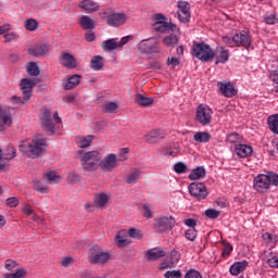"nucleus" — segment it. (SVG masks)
<instances>
[{
    "label": "nucleus",
    "instance_id": "f257e3e1",
    "mask_svg": "<svg viewBox=\"0 0 278 278\" xmlns=\"http://www.w3.org/2000/svg\"><path fill=\"white\" fill-rule=\"evenodd\" d=\"M45 147L47 143L42 137H34L33 140L28 143L23 142L20 144L18 149L22 153H25L30 160H36L45 153Z\"/></svg>",
    "mask_w": 278,
    "mask_h": 278
},
{
    "label": "nucleus",
    "instance_id": "f03ea898",
    "mask_svg": "<svg viewBox=\"0 0 278 278\" xmlns=\"http://www.w3.org/2000/svg\"><path fill=\"white\" fill-rule=\"evenodd\" d=\"M62 123V118L58 115V112L54 114L49 109H41L39 114V123L41 128L48 136H53L55 134V124L53 123Z\"/></svg>",
    "mask_w": 278,
    "mask_h": 278
},
{
    "label": "nucleus",
    "instance_id": "7ed1b4c3",
    "mask_svg": "<svg viewBox=\"0 0 278 278\" xmlns=\"http://www.w3.org/2000/svg\"><path fill=\"white\" fill-rule=\"evenodd\" d=\"M270 186H278V174L274 172L260 174L253 180V188L256 192H268Z\"/></svg>",
    "mask_w": 278,
    "mask_h": 278
},
{
    "label": "nucleus",
    "instance_id": "20e7f679",
    "mask_svg": "<svg viewBox=\"0 0 278 278\" xmlns=\"http://www.w3.org/2000/svg\"><path fill=\"white\" fill-rule=\"evenodd\" d=\"M78 153L80 155L79 160L81 167L86 173H94V170L99 169V164L101 162V153H99V151H79Z\"/></svg>",
    "mask_w": 278,
    "mask_h": 278
},
{
    "label": "nucleus",
    "instance_id": "39448f33",
    "mask_svg": "<svg viewBox=\"0 0 278 278\" xmlns=\"http://www.w3.org/2000/svg\"><path fill=\"white\" fill-rule=\"evenodd\" d=\"M192 55L201 62H212L214 60V50L205 42H198L193 45Z\"/></svg>",
    "mask_w": 278,
    "mask_h": 278
},
{
    "label": "nucleus",
    "instance_id": "423d86ee",
    "mask_svg": "<svg viewBox=\"0 0 278 278\" xmlns=\"http://www.w3.org/2000/svg\"><path fill=\"white\" fill-rule=\"evenodd\" d=\"M224 42H227V45H231V42H235L237 47H244V49H249L251 47V35L247 30H242L239 33H236L232 38L224 37Z\"/></svg>",
    "mask_w": 278,
    "mask_h": 278
},
{
    "label": "nucleus",
    "instance_id": "0eeeda50",
    "mask_svg": "<svg viewBox=\"0 0 278 278\" xmlns=\"http://www.w3.org/2000/svg\"><path fill=\"white\" fill-rule=\"evenodd\" d=\"M213 114H214V111H212V108H210L207 104H200L197 108L195 121L200 125L205 127V126L210 125V123H212Z\"/></svg>",
    "mask_w": 278,
    "mask_h": 278
},
{
    "label": "nucleus",
    "instance_id": "6e6552de",
    "mask_svg": "<svg viewBox=\"0 0 278 278\" xmlns=\"http://www.w3.org/2000/svg\"><path fill=\"white\" fill-rule=\"evenodd\" d=\"M176 223L175 217L170 215L157 217L154 220V229L159 233H164V231H170Z\"/></svg>",
    "mask_w": 278,
    "mask_h": 278
},
{
    "label": "nucleus",
    "instance_id": "1a4fd4ad",
    "mask_svg": "<svg viewBox=\"0 0 278 278\" xmlns=\"http://www.w3.org/2000/svg\"><path fill=\"white\" fill-rule=\"evenodd\" d=\"M110 261V254L103 252L99 245H94L89 252L90 264L104 265Z\"/></svg>",
    "mask_w": 278,
    "mask_h": 278
},
{
    "label": "nucleus",
    "instance_id": "9d476101",
    "mask_svg": "<svg viewBox=\"0 0 278 278\" xmlns=\"http://www.w3.org/2000/svg\"><path fill=\"white\" fill-rule=\"evenodd\" d=\"M189 193L198 201H201L207 197V188L202 182H191L189 185Z\"/></svg>",
    "mask_w": 278,
    "mask_h": 278
},
{
    "label": "nucleus",
    "instance_id": "9b49d317",
    "mask_svg": "<svg viewBox=\"0 0 278 278\" xmlns=\"http://www.w3.org/2000/svg\"><path fill=\"white\" fill-rule=\"evenodd\" d=\"M178 18L180 23H190V18H192V14L190 13V3L186 1H179L177 4Z\"/></svg>",
    "mask_w": 278,
    "mask_h": 278
},
{
    "label": "nucleus",
    "instance_id": "f8f14e48",
    "mask_svg": "<svg viewBox=\"0 0 278 278\" xmlns=\"http://www.w3.org/2000/svg\"><path fill=\"white\" fill-rule=\"evenodd\" d=\"M99 166L104 173H111L116 166H118V159L116 154H108L102 161H100Z\"/></svg>",
    "mask_w": 278,
    "mask_h": 278
},
{
    "label": "nucleus",
    "instance_id": "ddd939ff",
    "mask_svg": "<svg viewBox=\"0 0 278 278\" xmlns=\"http://www.w3.org/2000/svg\"><path fill=\"white\" fill-rule=\"evenodd\" d=\"M217 87L219 88L220 94H223V97H227V99H231V97H236V94H238V89L233 87L231 81H219L217 83Z\"/></svg>",
    "mask_w": 278,
    "mask_h": 278
},
{
    "label": "nucleus",
    "instance_id": "4468645a",
    "mask_svg": "<svg viewBox=\"0 0 278 278\" xmlns=\"http://www.w3.org/2000/svg\"><path fill=\"white\" fill-rule=\"evenodd\" d=\"M127 22V15L125 13H111L106 16V23L110 27H121Z\"/></svg>",
    "mask_w": 278,
    "mask_h": 278
},
{
    "label": "nucleus",
    "instance_id": "2eb2a0df",
    "mask_svg": "<svg viewBox=\"0 0 278 278\" xmlns=\"http://www.w3.org/2000/svg\"><path fill=\"white\" fill-rule=\"evenodd\" d=\"M36 86V83H34L29 78H23L21 80V90L24 94V101H29L31 99V90H34V87Z\"/></svg>",
    "mask_w": 278,
    "mask_h": 278
},
{
    "label": "nucleus",
    "instance_id": "dca6fc26",
    "mask_svg": "<svg viewBox=\"0 0 278 278\" xmlns=\"http://www.w3.org/2000/svg\"><path fill=\"white\" fill-rule=\"evenodd\" d=\"M214 58H216L215 64H227L229 62V50L225 47H217L214 52Z\"/></svg>",
    "mask_w": 278,
    "mask_h": 278
},
{
    "label": "nucleus",
    "instance_id": "f3484780",
    "mask_svg": "<svg viewBox=\"0 0 278 278\" xmlns=\"http://www.w3.org/2000/svg\"><path fill=\"white\" fill-rule=\"evenodd\" d=\"M49 51H50L49 46L45 43H38L35 46H31L28 49L29 55H34V58H42V55H47Z\"/></svg>",
    "mask_w": 278,
    "mask_h": 278
},
{
    "label": "nucleus",
    "instance_id": "a211bd4d",
    "mask_svg": "<svg viewBox=\"0 0 278 278\" xmlns=\"http://www.w3.org/2000/svg\"><path fill=\"white\" fill-rule=\"evenodd\" d=\"M65 68H77V60L68 52H64L60 60Z\"/></svg>",
    "mask_w": 278,
    "mask_h": 278
},
{
    "label": "nucleus",
    "instance_id": "6ab92c4d",
    "mask_svg": "<svg viewBox=\"0 0 278 278\" xmlns=\"http://www.w3.org/2000/svg\"><path fill=\"white\" fill-rule=\"evenodd\" d=\"M144 138H146V142H148L149 144H155L164 138V132L160 129H154L148 132L144 136Z\"/></svg>",
    "mask_w": 278,
    "mask_h": 278
},
{
    "label": "nucleus",
    "instance_id": "aec40b11",
    "mask_svg": "<svg viewBox=\"0 0 278 278\" xmlns=\"http://www.w3.org/2000/svg\"><path fill=\"white\" fill-rule=\"evenodd\" d=\"M115 244L119 249H123L125 247H129L131 244V240L127 238V231L119 230L117 235L115 236Z\"/></svg>",
    "mask_w": 278,
    "mask_h": 278
},
{
    "label": "nucleus",
    "instance_id": "412c9836",
    "mask_svg": "<svg viewBox=\"0 0 278 278\" xmlns=\"http://www.w3.org/2000/svg\"><path fill=\"white\" fill-rule=\"evenodd\" d=\"M147 255H148V261L149 262H155L157 260H162V257H165L166 250L155 248V249L149 250Z\"/></svg>",
    "mask_w": 278,
    "mask_h": 278
},
{
    "label": "nucleus",
    "instance_id": "4be33fe9",
    "mask_svg": "<svg viewBox=\"0 0 278 278\" xmlns=\"http://www.w3.org/2000/svg\"><path fill=\"white\" fill-rule=\"evenodd\" d=\"M154 31H160L161 34H166V31H175L177 29V25H169L167 22H155L153 24Z\"/></svg>",
    "mask_w": 278,
    "mask_h": 278
},
{
    "label": "nucleus",
    "instance_id": "5701e85b",
    "mask_svg": "<svg viewBox=\"0 0 278 278\" xmlns=\"http://www.w3.org/2000/svg\"><path fill=\"white\" fill-rule=\"evenodd\" d=\"M235 151L239 157H249L253 155V147L247 144H237Z\"/></svg>",
    "mask_w": 278,
    "mask_h": 278
},
{
    "label": "nucleus",
    "instance_id": "b1692460",
    "mask_svg": "<svg viewBox=\"0 0 278 278\" xmlns=\"http://www.w3.org/2000/svg\"><path fill=\"white\" fill-rule=\"evenodd\" d=\"M247 266H249V262L247 261L236 262L230 266V274L238 276L240 273H244V270H247Z\"/></svg>",
    "mask_w": 278,
    "mask_h": 278
},
{
    "label": "nucleus",
    "instance_id": "393cba45",
    "mask_svg": "<svg viewBox=\"0 0 278 278\" xmlns=\"http://www.w3.org/2000/svg\"><path fill=\"white\" fill-rule=\"evenodd\" d=\"M79 8H81V10H85V12H88L89 14L92 12H99V4H97L92 0H84L83 2H80Z\"/></svg>",
    "mask_w": 278,
    "mask_h": 278
},
{
    "label": "nucleus",
    "instance_id": "a878e982",
    "mask_svg": "<svg viewBox=\"0 0 278 278\" xmlns=\"http://www.w3.org/2000/svg\"><path fill=\"white\" fill-rule=\"evenodd\" d=\"M79 25L81 29H94V27H97V22L88 15H83L79 20Z\"/></svg>",
    "mask_w": 278,
    "mask_h": 278
},
{
    "label": "nucleus",
    "instance_id": "bb28decb",
    "mask_svg": "<svg viewBox=\"0 0 278 278\" xmlns=\"http://www.w3.org/2000/svg\"><path fill=\"white\" fill-rule=\"evenodd\" d=\"M108 201H110V197L105 193H97L94 195V206L98 210H102V207H105V205H108Z\"/></svg>",
    "mask_w": 278,
    "mask_h": 278
},
{
    "label": "nucleus",
    "instance_id": "cd10ccee",
    "mask_svg": "<svg viewBox=\"0 0 278 278\" xmlns=\"http://www.w3.org/2000/svg\"><path fill=\"white\" fill-rule=\"evenodd\" d=\"M94 140V136L93 135H89V136H80V137H76V143L80 149H88V147H90V144H92V141Z\"/></svg>",
    "mask_w": 278,
    "mask_h": 278
},
{
    "label": "nucleus",
    "instance_id": "c85d7f7f",
    "mask_svg": "<svg viewBox=\"0 0 278 278\" xmlns=\"http://www.w3.org/2000/svg\"><path fill=\"white\" fill-rule=\"evenodd\" d=\"M135 103L140 105L141 108H149V105H153V98L144 97L141 93H137L135 97Z\"/></svg>",
    "mask_w": 278,
    "mask_h": 278
},
{
    "label": "nucleus",
    "instance_id": "c756f323",
    "mask_svg": "<svg viewBox=\"0 0 278 278\" xmlns=\"http://www.w3.org/2000/svg\"><path fill=\"white\" fill-rule=\"evenodd\" d=\"M81 81V76L80 75H73L72 77L68 78L67 84L64 86L65 90H73L76 86H79Z\"/></svg>",
    "mask_w": 278,
    "mask_h": 278
},
{
    "label": "nucleus",
    "instance_id": "7c9ffc66",
    "mask_svg": "<svg viewBox=\"0 0 278 278\" xmlns=\"http://www.w3.org/2000/svg\"><path fill=\"white\" fill-rule=\"evenodd\" d=\"M90 68L92 71H101L103 68V56L96 55L90 61Z\"/></svg>",
    "mask_w": 278,
    "mask_h": 278
},
{
    "label": "nucleus",
    "instance_id": "2f4dec72",
    "mask_svg": "<svg viewBox=\"0 0 278 278\" xmlns=\"http://www.w3.org/2000/svg\"><path fill=\"white\" fill-rule=\"evenodd\" d=\"M195 142H210L212 140V135L207 131H199L193 136Z\"/></svg>",
    "mask_w": 278,
    "mask_h": 278
},
{
    "label": "nucleus",
    "instance_id": "473e14b6",
    "mask_svg": "<svg viewBox=\"0 0 278 278\" xmlns=\"http://www.w3.org/2000/svg\"><path fill=\"white\" fill-rule=\"evenodd\" d=\"M203 177H205V167L203 166L197 167L189 175V179L192 180L203 179Z\"/></svg>",
    "mask_w": 278,
    "mask_h": 278
},
{
    "label": "nucleus",
    "instance_id": "72a5a7b5",
    "mask_svg": "<svg viewBox=\"0 0 278 278\" xmlns=\"http://www.w3.org/2000/svg\"><path fill=\"white\" fill-rule=\"evenodd\" d=\"M140 177H142V172L135 169L128 174L126 182L134 186V184H136L138 179H140Z\"/></svg>",
    "mask_w": 278,
    "mask_h": 278
},
{
    "label": "nucleus",
    "instance_id": "f704fd0d",
    "mask_svg": "<svg viewBox=\"0 0 278 278\" xmlns=\"http://www.w3.org/2000/svg\"><path fill=\"white\" fill-rule=\"evenodd\" d=\"M267 123L270 131L278 135V114L269 116Z\"/></svg>",
    "mask_w": 278,
    "mask_h": 278
},
{
    "label": "nucleus",
    "instance_id": "c9c22d12",
    "mask_svg": "<svg viewBox=\"0 0 278 278\" xmlns=\"http://www.w3.org/2000/svg\"><path fill=\"white\" fill-rule=\"evenodd\" d=\"M179 43V37L176 35H168L163 38V45L165 47H175Z\"/></svg>",
    "mask_w": 278,
    "mask_h": 278
},
{
    "label": "nucleus",
    "instance_id": "e433bc0d",
    "mask_svg": "<svg viewBox=\"0 0 278 278\" xmlns=\"http://www.w3.org/2000/svg\"><path fill=\"white\" fill-rule=\"evenodd\" d=\"M102 49L104 51H114L115 49H118V42H116V39L105 40L102 43Z\"/></svg>",
    "mask_w": 278,
    "mask_h": 278
},
{
    "label": "nucleus",
    "instance_id": "4c0bfd02",
    "mask_svg": "<svg viewBox=\"0 0 278 278\" xmlns=\"http://www.w3.org/2000/svg\"><path fill=\"white\" fill-rule=\"evenodd\" d=\"M27 277V269L18 268L13 274H4V278H25Z\"/></svg>",
    "mask_w": 278,
    "mask_h": 278
},
{
    "label": "nucleus",
    "instance_id": "58836bf2",
    "mask_svg": "<svg viewBox=\"0 0 278 278\" xmlns=\"http://www.w3.org/2000/svg\"><path fill=\"white\" fill-rule=\"evenodd\" d=\"M27 73L30 77H38L40 75V68H38V64L36 62H30L27 66Z\"/></svg>",
    "mask_w": 278,
    "mask_h": 278
},
{
    "label": "nucleus",
    "instance_id": "ea45409f",
    "mask_svg": "<svg viewBox=\"0 0 278 278\" xmlns=\"http://www.w3.org/2000/svg\"><path fill=\"white\" fill-rule=\"evenodd\" d=\"M24 25L27 31H36V29H38V21H36L35 18L26 20Z\"/></svg>",
    "mask_w": 278,
    "mask_h": 278
},
{
    "label": "nucleus",
    "instance_id": "a19ab883",
    "mask_svg": "<svg viewBox=\"0 0 278 278\" xmlns=\"http://www.w3.org/2000/svg\"><path fill=\"white\" fill-rule=\"evenodd\" d=\"M33 189L36 190V192H40L41 194H47V192H49V187L40 181H35Z\"/></svg>",
    "mask_w": 278,
    "mask_h": 278
},
{
    "label": "nucleus",
    "instance_id": "79ce46f5",
    "mask_svg": "<svg viewBox=\"0 0 278 278\" xmlns=\"http://www.w3.org/2000/svg\"><path fill=\"white\" fill-rule=\"evenodd\" d=\"M149 49H151V39L141 40L138 45V50L141 53H149Z\"/></svg>",
    "mask_w": 278,
    "mask_h": 278
},
{
    "label": "nucleus",
    "instance_id": "37998d69",
    "mask_svg": "<svg viewBox=\"0 0 278 278\" xmlns=\"http://www.w3.org/2000/svg\"><path fill=\"white\" fill-rule=\"evenodd\" d=\"M165 155L177 157V155H179V143H170V148L166 150Z\"/></svg>",
    "mask_w": 278,
    "mask_h": 278
},
{
    "label": "nucleus",
    "instance_id": "c03bdc74",
    "mask_svg": "<svg viewBox=\"0 0 278 278\" xmlns=\"http://www.w3.org/2000/svg\"><path fill=\"white\" fill-rule=\"evenodd\" d=\"M179 260H181V253L177 250H172L169 253V262L174 265L177 266L179 263Z\"/></svg>",
    "mask_w": 278,
    "mask_h": 278
},
{
    "label": "nucleus",
    "instance_id": "a18cd8bd",
    "mask_svg": "<svg viewBox=\"0 0 278 278\" xmlns=\"http://www.w3.org/2000/svg\"><path fill=\"white\" fill-rule=\"evenodd\" d=\"M16 157V149L12 146L7 148V151L3 152V160H14Z\"/></svg>",
    "mask_w": 278,
    "mask_h": 278
},
{
    "label": "nucleus",
    "instance_id": "49530a36",
    "mask_svg": "<svg viewBox=\"0 0 278 278\" xmlns=\"http://www.w3.org/2000/svg\"><path fill=\"white\" fill-rule=\"evenodd\" d=\"M127 235L135 240H142V232L136 228H129Z\"/></svg>",
    "mask_w": 278,
    "mask_h": 278
},
{
    "label": "nucleus",
    "instance_id": "de8ad7c7",
    "mask_svg": "<svg viewBox=\"0 0 278 278\" xmlns=\"http://www.w3.org/2000/svg\"><path fill=\"white\" fill-rule=\"evenodd\" d=\"M206 218H210L211 220H215V218H218L220 216V212L216 211L215 208H208L205 211Z\"/></svg>",
    "mask_w": 278,
    "mask_h": 278
},
{
    "label": "nucleus",
    "instance_id": "09e8293b",
    "mask_svg": "<svg viewBox=\"0 0 278 278\" xmlns=\"http://www.w3.org/2000/svg\"><path fill=\"white\" fill-rule=\"evenodd\" d=\"M185 238L187 240H190L191 242H194L197 240V229L195 228H189L185 232Z\"/></svg>",
    "mask_w": 278,
    "mask_h": 278
},
{
    "label": "nucleus",
    "instance_id": "8fccbe9b",
    "mask_svg": "<svg viewBox=\"0 0 278 278\" xmlns=\"http://www.w3.org/2000/svg\"><path fill=\"white\" fill-rule=\"evenodd\" d=\"M45 178L48 180V181H51L52 184H58L61 179L60 176H58L55 174V172H49L47 174H45Z\"/></svg>",
    "mask_w": 278,
    "mask_h": 278
},
{
    "label": "nucleus",
    "instance_id": "3c124183",
    "mask_svg": "<svg viewBox=\"0 0 278 278\" xmlns=\"http://www.w3.org/2000/svg\"><path fill=\"white\" fill-rule=\"evenodd\" d=\"M117 110H118V104H116V102H108L104 104V112L109 114H112Z\"/></svg>",
    "mask_w": 278,
    "mask_h": 278
},
{
    "label": "nucleus",
    "instance_id": "603ef678",
    "mask_svg": "<svg viewBox=\"0 0 278 278\" xmlns=\"http://www.w3.org/2000/svg\"><path fill=\"white\" fill-rule=\"evenodd\" d=\"M164 277L165 278H181L182 274H181V270H179V269H173V270H167L164 274Z\"/></svg>",
    "mask_w": 278,
    "mask_h": 278
},
{
    "label": "nucleus",
    "instance_id": "864d4df0",
    "mask_svg": "<svg viewBox=\"0 0 278 278\" xmlns=\"http://www.w3.org/2000/svg\"><path fill=\"white\" fill-rule=\"evenodd\" d=\"M160 42L156 39H151L150 49L148 53H160Z\"/></svg>",
    "mask_w": 278,
    "mask_h": 278
},
{
    "label": "nucleus",
    "instance_id": "5fc2aeb1",
    "mask_svg": "<svg viewBox=\"0 0 278 278\" xmlns=\"http://www.w3.org/2000/svg\"><path fill=\"white\" fill-rule=\"evenodd\" d=\"M174 170L178 175H181L182 173H186V170H188V166H186L185 163L178 162L174 165Z\"/></svg>",
    "mask_w": 278,
    "mask_h": 278
},
{
    "label": "nucleus",
    "instance_id": "6e6d98bb",
    "mask_svg": "<svg viewBox=\"0 0 278 278\" xmlns=\"http://www.w3.org/2000/svg\"><path fill=\"white\" fill-rule=\"evenodd\" d=\"M264 20H265V23H266L267 25H277V23H278V16H277V14H269V15H266V16L264 17Z\"/></svg>",
    "mask_w": 278,
    "mask_h": 278
},
{
    "label": "nucleus",
    "instance_id": "4d7b16f0",
    "mask_svg": "<svg viewBox=\"0 0 278 278\" xmlns=\"http://www.w3.org/2000/svg\"><path fill=\"white\" fill-rule=\"evenodd\" d=\"M81 177L77 173H70L67 176L68 184H77L79 182Z\"/></svg>",
    "mask_w": 278,
    "mask_h": 278
},
{
    "label": "nucleus",
    "instance_id": "13d9d810",
    "mask_svg": "<svg viewBox=\"0 0 278 278\" xmlns=\"http://www.w3.org/2000/svg\"><path fill=\"white\" fill-rule=\"evenodd\" d=\"M227 142H229L230 144H236V143L240 142V135H238L236 132L228 135Z\"/></svg>",
    "mask_w": 278,
    "mask_h": 278
},
{
    "label": "nucleus",
    "instance_id": "bf43d9fd",
    "mask_svg": "<svg viewBox=\"0 0 278 278\" xmlns=\"http://www.w3.org/2000/svg\"><path fill=\"white\" fill-rule=\"evenodd\" d=\"M185 278H203V276H202L201 273H199L198 270L190 269V270L187 271V274L185 275Z\"/></svg>",
    "mask_w": 278,
    "mask_h": 278
},
{
    "label": "nucleus",
    "instance_id": "052dcab7",
    "mask_svg": "<svg viewBox=\"0 0 278 278\" xmlns=\"http://www.w3.org/2000/svg\"><path fill=\"white\" fill-rule=\"evenodd\" d=\"M267 264L270 266V268H278V255H274L268 258Z\"/></svg>",
    "mask_w": 278,
    "mask_h": 278
},
{
    "label": "nucleus",
    "instance_id": "680f3d73",
    "mask_svg": "<svg viewBox=\"0 0 278 278\" xmlns=\"http://www.w3.org/2000/svg\"><path fill=\"white\" fill-rule=\"evenodd\" d=\"M4 266L7 270H14V268L18 266V263H16V261L13 260H7Z\"/></svg>",
    "mask_w": 278,
    "mask_h": 278
},
{
    "label": "nucleus",
    "instance_id": "e2e57ef3",
    "mask_svg": "<svg viewBox=\"0 0 278 278\" xmlns=\"http://www.w3.org/2000/svg\"><path fill=\"white\" fill-rule=\"evenodd\" d=\"M4 42H12V40H16L18 38V35L15 33H9L3 36Z\"/></svg>",
    "mask_w": 278,
    "mask_h": 278
},
{
    "label": "nucleus",
    "instance_id": "0e129e2a",
    "mask_svg": "<svg viewBox=\"0 0 278 278\" xmlns=\"http://www.w3.org/2000/svg\"><path fill=\"white\" fill-rule=\"evenodd\" d=\"M167 268H175V265L170 261H163L160 265V270H166Z\"/></svg>",
    "mask_w": 278,
    "mask_h": 278
},
{
    "label": "nucleus",
    "instance_id": "69168bd1",
    "mask_svg": "<svg viewBox=\"0 0 278 278\" xmlns=\"http://www.w3.org/2000/svg\"><path fill=\"white\" fill-rule=\"evenodd\" d=\"M167 64H168V66H172L173 68H175V66H179V59L175 58V56L168 58Z\"/></svg>",
    "mask_w": 278,
    "mask_h": 278
},
{
    "label": "nucleus",
    "instance_id": "338daca9",
    "mask_svg": "<svg viewBox=\"0 0 278 278\" xmlns=\"http://www.w3.org/2000/svg\"><path fill=\"white\" fill-rule=\"evenodd\" d=\"M7 205H9V207H16L18 205V199L16 198L7 199Z\"/></svg>",
    "mask_w": 278,
    "mask_h": 278
},
{
    "label": "nucleus",
    "instance_id": "774afa93",
    "mask_svg": "<svg viewBox=\"0 0 278 278\" xmlns=\"http://www.w3.org/2000/svg\"><path fill=\"white\" fill-rule=\"evenodd\" d=\"M269 78L274 84H278V68L270 72Z\"/></svg>",
    "mask_w": 278,
    "mask_h": 278
}]
</instances>
